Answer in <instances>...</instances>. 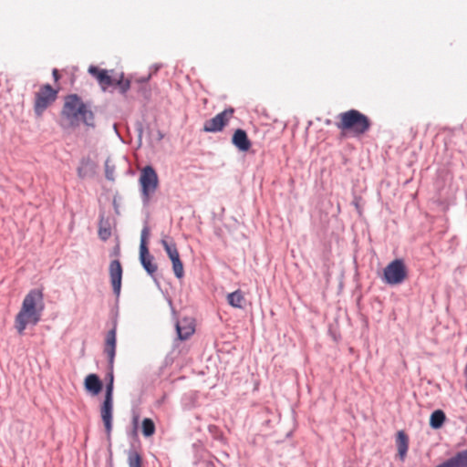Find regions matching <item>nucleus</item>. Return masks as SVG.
<instances>
[{"label": "nucleus", "instance_id": "f257e3e1", "mask_svg": "<svg viewBox=\"0 0 467 467\" xmlns=\"http://www.w3.org/2000/svg\"><path fill=\"white\" fill-rule=\"evenodd\" d=\"M61 116L68 121L69 127H77L80 123L87 127H95V115L90 105L85 103L78 94L65 97Z\"/></svg>", "mask_w": 467, "mask_h": 467}, {"label": "nucleus", "instance_id": "f03ea898", "mask_svg": "<svg viewBox=\"0 0 467 467\" xmlns=\"http://www.w3.org/2000/svg\"><path fill=\"white\" fill-rule=\"evenodd\" d=\"M61 116L68 121L69 127H77L80 123L87 127H95V115L90 105L85 103L78 94L65 97Z\"/></svg>", "mask_w": 467, "mask_h": 467}, {"label": "nucleus", "instance_id": "7ed1b4c3", "mask_svg": "<svg viewBox=\"0 0 467 467\" xmlns=\"http://www.w3.org/2000/svg\"><path fill=\"white\" fill-rule=\"evenodd\" d=\"M43 293L39 289L31 290L24 298L22 308L16 317V328L22 334L28 324L36 325L44 309Z\"/></svg>", "mask_w": 467, "mask_h": 467}, {"label": "nucleus", "instance_id": "20e7f679", "mask_svg": "<svg viewBox=\"0 0 467 467\" xmlns=\"http://www.w3.org/2000/svg\"><path fill=\"white\" fill-rule=\"evenodd\" d=\"M340 120L336 123L338 130L351 132L359 137L368 132L371 127L369 118L358 109H349L338 115Z\"/></svg>", "mask_w": 467, "mask_h": 467}, {"label": "nucleus", "instance_id": "39448f33", "mask_svg": "<svg viewBox=\"0 0 467 467\" xmlns=\"http://www.w3.org/2000/svg\"><path fill=\"white\" fill-rule=\"evenodd\" d=\"M139 182L142 202L147 205L159 186L158 174L151 165H147L140 171Z\"/></svg>", "mask_w": 467, "mask_h": 467}, {"label": "nucleus", "instance_id": "423d86ee", "mask_svg": "<svg viewBox=\"0 0 467 467\" xmlns=\"http://www.w3.org/2000/svg\"><path fill=\"white\" fill-rule=\"evenodd\" d=\"M150 236V227L148 223H144V226L140 233V262L143 267V269L147 272V274L151 276L155 282H157L155 278V274L157 272V265L153 263V255L150 254L148 247V239Z\"/></svg>", "mask_w": 467, "mask_h": 467}, {"label": "nucleus", "instance_id": "0eeeda50", "mask_svg": "<svg viewBox=\"0 0 467 467\" xmlns=\"http://www.w3.org/2000/svg\"><path fill=\"white\" fill-rule=\"evenodd\" d=\"M58 89L52 88L50 84L43 85L36 93L34 111L37 117H41L44 111L57 99Z\"/></svg>", "mask_w": 467, "mask_h": 467}, {"label": "nucleus", "instance_id": "6e6552de", "mask_svg": "<svg viewBox=\"0 0 467 467\" xmlns=\"http://www.w3.org/2000/svg\"><path fill=\"white\" fill-rule=\"evenodd\" d=\"M407 277V268L402 259L391 261L383 271V280L388 285L401 284Z\"/></svg>", "mask_w": 467, "mask_h": 467}, {"label": "nucleus", "instance_id": "1a4fd4ad", "mask_svg": "<svg viewBox=\"0 0 467 467\" xmlns=\"http://www.w3.org/2000/svg\"><path fill=\"white\" fill-rule=\"evenodd\" d=\"M234 110L232 108L225 109L216 116L204 122L203 131L205 132H218L227 125L230 118L233 116Z\"/></svg>", "mask_w": 467, "mask_h": 467}, {"label": "nucleus", "instance_id": "9d476101", "mask_svg": "<svg viewBox=\"0 0 467 467\" xmlns=\"http://www.w3.org/2000/svg\"><path fill=\"white\" fill-rule=\"evenodd\" d=\"M110 282L113 289V293L119 296L121 289L122 280V266L119 259H114L110 262L109 266Z\"/></svg>", "mask_w": 467, "mask_h": 467}, {"label": "nucleus", "instance_id": "9b49d317", "mask_svg": "<svg viewBox=\"0 0 467 467\" xmlns=\"http://www.w3.org/2000/svg\"><path fill=\"white\" fill-rule=\"evenodd\" d=\"M116 335H117V327L116 324L113 327L108 331L105 340L104 353L108 357V362L110 367L114 364V359L116 356Z\"/></svg>", "mask_w": 467, "mask_h": 467}, {"label": "nucleus", "instance_id": "f8f14e48", "mask_svg": "<svg viewBox=\"0 0 467 467\" xmlns=\"http://www.w3.org/2000/svg\"><path fill=\"white\" fill-rule=\"evenodd\" d=\"M100 417L103 421L106 433L110 437L113 420V400H104L100 406Z\"/></svg>", "mask_w": 467, "mask_h": 467}, {"label": "nucleus", "instance_id": "ddd939ff", "mask_svg": "<svg viewBox=\"0 0 467 467\" xmlns=\"http://www.w3.org/2000/svg\"><path fill=\"white\" fill-rule=\"evenodd\" d=\"M88 71L92 77L96 78L103 90L114 85V78L109 75L108 70L99 69L96 66H90Z\"/></svg>", "mask_w": 467, "mask_h": 467}, {"label": "nucleus", "instance_id": "4468645a", "mask_svg": "<svg viewBox=\"0 0 467 467\" xmlns=\"http://www.w3.org/2000/svg\"><path fill=\"white\" fill-rule=\"evenodd\" d=\"M84 389L91 396H98L103 389V382L97 374L91 373L84 379Z\"/></svg>", "mask_w": 467, "mask_h": 467}, {"label": "nucleus", "instance_id": "2eb2a0df", "mask_svg": "<svg viewBox=\"0 0 467 467\" xmlns=\"http://www.w3.org/2000/svg\"><path fill=\"white\" fill-rule=\"evenodd\" d=\"M435 467H467V449L457 451Z\"/></svg>", "mask_w": 467, "mask_h": 467}, {"label": "nucleus", "instance_id": "dca6fc26", "mask_svg": "<svg viewBox=\"0 0 467 467\" xmlns=\"http://www.w3.org/2000/svg\"><path fill=\"white\" fill-rule=\"evenodd\" d=\"M232 143L240 150L243 152H245L249 150L251 148V141L247 136V133L244 130L237 129L233 137H232Z\"/></svg>", "mask_w": 467, "mask_h": 467}, {"label": "nucleus", "instance_id": "f3484780", "mask_svg": "<svg viewBox=\"0 0 467 467\" xmlns=\"http://www.w3.org/2000/svg\"><path fill=\"white\" fill-rule=\"evenodd\" d=\"M396 444L399 456L401 461L404 460L409 449V437L403 431H400L397 434Z\"/></svg>", "mask_w": 467, "mask_h": 467}, {"label": "nucleus", "instance_id": "a211bd4d", "mask_svg": "<svg viewBox=\"0 0 467 467\" xmlns=\"http://www.w3.org/2000/svg\"><path fill=\"white\" fill-rule=\"evenodd\" d=\"M228 304L234 308H244V305L245 303V298L241 290H236L228 294L227 296Z\"/></svg>", "mask_w": 467, "mask_h": 467}, {"label": "nucleus", "instance_id": "6ab92c4d", "mask_svg": "<svg viewBox=\"0 0 467 467\" xmlns=\"http://www.w3.org/2000/svg\"><path fill=\"white\" fill-rule=\"evenodd\" d=\"M195 331L194 326L191 323H187L182 326L180 321L176 323V332L180 340L188 339Z\"/></svg>", "mask_w": 467, "mask_h": 467}, {"label": "nucleus", "instance_id": "aec40b11", "mask_svg": "<svg viewBox=\"0 0 467 467\" xmlns=\"http://www.w3.org/2000/svg\"><path fill=\"white\" fill-rule=\"evenodd\" d=\"M161 244L164 248L167 255L171 259V261H173L180 257L176 244L173 240L168 241L167 238H162L161 240Z\"/></svg>", "mask_w": 467, "mask_h": 467}, {"label": "nucleus", "instance_id": "412c9836", "mask_svg": "<svg viewBox=\"0 0 467 467\" xmlns=\"http://www.w3.org/2000/svg\"><path fill=\"white\" fill-rule=\"evenodd\" d=\"M445 420H446V415H445L444 411L441 410H436L431 414L430 426L433 430H438L443 425Z\"/></svg>", "mask_w": 467, "mask_h": 467}, {"label": "nucleus", "instance_id": "4be33fe9", "mask_svg": "<svg viewBox=\"0 0 467 467\" xmlns=\"http://www.w3.org/2000/svg\"><path fill=\"white\" fill-rule=\"evenodd\" d=\"M92 163L88 159H82L80 161V165L78 168V175L81 179H85L86 177L92 174Z\"/></svg>", "mask_w": 467, "mask_h": 467}, {"label": "nucleus", "instance_id": "5701e85b", "mask_svg": "<svg viewBox=\"0 0 467 467\" xmlns=\"http://www.w3.org/2000/svg\"><path fill=\"white\" fill-rule=\"evenodd\" d=\"M142 434L145 436V437H150L154 434L155 432V424L154 422L152 421V420L149 419V418H145L143 420H142Z\"/></svg>", "mask_w": 467, "mask_h": 467}, {"label": "nucleus", "instance_id": "b1692460", "mask_svg": "<svg viewBox=\"0 0 467 467\" xmlns=\"http://www.w3.org/2000/svg\"><path fill=\"white\" fill-rule=\"evenodd\" d=\"M171 264H172V269H173L175 276L178 279L182 278L183 275H184V270H183L182 262L180 259V257L175 259V260H173V261H171Z\"/></svg>", "mask_w": 467, "mask_h": 467}, {"label": "nucleus", "instance_id": "393cba45", "mask_svg": "<svg viewBox=\"0 0 467 467\" xmlns=\"http://www.w3.org/2000/svg\"><path fill=\"white\" fill-rule=\"evenodd\" d=\"M113 86H118L119 88L120 93L126 94L130 88V80L125 79L123 75H121V78L119 80L114 79Z\"/></svg>", "mask_w": 467, "mask_h": 467}, {"label": "nucleus", "instance_id": "a878e982", "mask_svg": "<svg viewBox=\"0 0 467 467\" xmlns=\"http://www.w3.org/2000/svg\"><path fill=\"white\" fill-rule=\"evenodd\" d=\"M111 235V230L109 226L103 225V218L100 220L99 227V236L102 241H107Z\"/></svg>", "mask_w": 467, "mask_h": 467}, {"label": "nucleus", "instance_id": "bb28decb", "mask_svg": "<svg viewBox=\"0 0 467 467\" xmlns=\"http://www.w3.org/2000/svg\"><path fill=\"white\" fill-rule=\"evenodd\" d=\"M129 467H141V457L138 452L132 451L129 454Z\"/></svg>", "mask_w": 467, "mask_h": 467}, {"label": "nucleus", "instance_id": "cd10ccee", "mask_svg": "<svg viewBox=\"0 0 467 467\" xmlns=\"http://www.w3.org/2000/svg\"><path fill=\"white\" fill-rule=\"evenodd\" d=\"M115 167L109 164V160L105 162V175L109 181H114Z\"/></svg>", "mask_w": 467, "mask_h": 467}, {"label": "nucleus", "instance_id": "c85d7f7f", "mask_svg": "<svg viewBox=\"0 0 467 467\" xmlns=\"http://www.w3.org/2000/svg\"><path fill=\"white\" fill-rule=\"evenodd\" d=\"M114 382H106L104 400H113Z\"/></svg>", "mask_w": 467, "mask_h": 467}, {"label": "nucleus", "instance_id": "c756f323", "mask_svg": "<svg viewBox=\"0 0 467 467\" xmlns=\"http://www.w3.org/2000/svg\"><path fill=\"white\" fill-rule=\"evenodd\" d=\"M113 367H114V364L112 365V367H110V365L108 364V372L106 375L107 382H114Z\"/></svg>", "mask_w": 467, "mask_h": 467}, {"label": "nucleus", "instance_id": "7c9ffc66", "mask_svg": "<svg viewBox=\"0 0 467 467\" xmlns=\"http://www.w3.org/2000/svg\"><path fill=\"white\" fill-rule=\"evenodd\" d=\"M110 256L111 257H119L120 256V247H119V244H117L115 245V247L113 248L112 252L110 253Z\"/></svg>", "mask_w": 467, "mask_h": 467}, {"label": "nucleus", "instance_id": "2f4dec72", "mask_svg": "<svg viewBox=\"0 0 467 467\" xmlns=\"http://www.w3.org/2000/svg\"><path fill=\"white\" fill-rule=\"evenodd\" d=\"M52 76H53V78H54L55 81H58V79L60 78L59 72H58V70L57 68L53 69Z\"/></svg>", "mask_w": 467, "mask_h": 467}, {"label": "nucleus", "instance_id": "473e14b6", "mask_svg": "<svg viewBox=\"0 0 467 467\" xmlns=\"http://www.w3.org/2000/svg\"><path fill=\"white\" fill-rule=\"evenodd\" d=\"M141 134H142V128L140 127V133H139V137H140V138L141 137Z\"/></svg>", "mask_w": 467, "mask_h": 467}]
</instances>
